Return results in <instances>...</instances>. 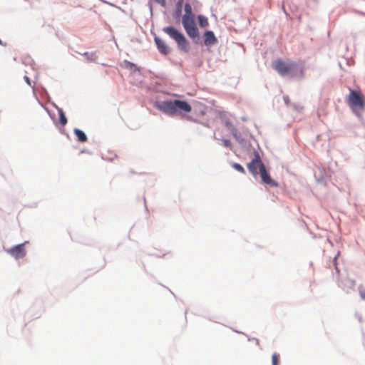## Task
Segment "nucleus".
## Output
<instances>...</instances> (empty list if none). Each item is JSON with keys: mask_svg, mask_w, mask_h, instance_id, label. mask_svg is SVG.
Segmentation results:
<instances>
[{"mask_svg": "<svg viewBox=\"0 0 365 365\" xmlns=\"http://www.w3.org/2000/svg\"><path fill=\"white\" fill-rule=\"evenodd\" d=\"M153 107L170 117L177 114L183 116L192 110L187 101L180 99L157 100L154 102Z\"/></svg>", "mask_w": 365, "mask_h": 365, "instance_id": "f257e3e1", "label": "nucleus"}, {"mask_svg": "<svg viewBox=\"0 0 365 365\" xmlns=\"http://www.w3.org/2000/svg\"><path fill=\"white\" fill-rule=\"evenodd\" d=\"M163 31L176 42L180 51L185 53H187L190 51V46L189 41L186 38L185 35L175 27L173 26H168L164 27Z\"/></svg>", "mask_w": 365, "mask_h": 365, "instance_id": "f03ea898", "label": "nucleus"}, {"mask_svg": "<svg viewBox=\"0 0 365 365\" xmlns=\"http://www.w3.org/2000/svg\"><path fill=\"white\" fill-rule=\"evenodd\" d=\"M347 101L353 111L355 112L358 116H360L355 110L356 109H364L365 107V99L361 91L350 88Z\"/></svg>", "mask_w": 365, "mask_h": 365, "instance_id": "7ed1b4c3", "label": "nucleus"}, {"mask_svg": "<svg viewBox=\"0 0 365 365\" xmlns=\"http://www.w3.org/2000/svg\"><path fill=\"white\" fill-rule=\"evenodd\" d=\"M187 35L192 40L195 44L202 45L199 29L195 22L182 23Z\"/></svg>", "mask_w": 365, "mask_h": 365, "instance_id": "20e7f679", "label": "nucleus"}, {"mask_svg": "<svg viewBox=\"0 0 365 365\" xmlns=\"http://www.w3.org/2000/svg\"><path fill=\"white\" fill-rule=\"evenodd\" d=\"M253 154L254 158L247 163V167L252 175L254 177H256L258 175L257 169H261L262 168L265 167V165L262 161L261 157L257 150H254Z\"/></svg>", "mask_w": 365, "mask_h": 365, "instance_id": "39448f33", "label": "nucleus"}, {"mask_svg": "<svg viewBox=\"0 0 365 365\" xmlns=\"http://www.w3.org/2000/svg\"><path fill=\"white\" fill-rule=\"evenodd\" d=\"M337 285L346 293L354 290L355 280L350 279L346 274L336 279Z\"/></svg>", "mask_w": 365, "mask_h": 365, "instance_id": "423d86ee", "label": "nucleus"}, {"mask_svg": "<svg viewBox=\"0 0 365 365\" xmlns=\"http://www.w3.org/2000/svg\"><path fill=\"white\" fill-rule=\"evenodd\" d=\"M259 174L261 178V184L271 187H278L279 183L274 179L272 178L270 174L267 171L266 166L259 169L258 175Z\"/></svg>", "mask_w": 365, "mask_h": 365, "instance_id": "0eeeda50", "label": "nucleus"}, {"mask_svg": "<svg viewBox=\"0 0 365 365\" xmlns=\"http://www.w3.org/2000/svg\"><path fill=\"white\" fill-rule=\"evenodd\" d=\"M304 70L303 68L297 63L289 62L287 68V75L290 78H302L303 76Z\"/></svg>", "mask_w": 365, "mask_h": 365, "instance_id": "6e6552de", "label": "nucleus"}, {"mask_svg": "<svg viewBox=\"0 0 365 365\" xmlns=\"http://www.w3.org/2000/svg\"><path fill=\"white\" fill-rule=\"evenodd\" d=\"M27 241H25L23 243L18 244L9 250H8V253H9L11 256H13L15 259L23 258L26 256V250L24 248V245L27 243Z\"/></svg>", "mask_w": 365, "mask_h": 365, "instance_id": "1a4fd4ad", "label": "nucleus"}, {"mask_svg": "<svg viewBox=\"0 0 365 365\" xmlns=\"http://www.w3.org/2000/svg\"><path fill=\"white\" fill-rule=\"evenodd\" d=\"M202 38L203 41L202 44H204L205 46H211L218 42L215 33L211 30H205L203 33Z\"/></svg>", "mask_w": 365, "mask_h": 365, "instance_id": "9d476101", "label": "nucleus"}, {"mask_svg": "<svg viewBox=\"0 0 365 365\" xmlns=\"http://www.w3.org/2000/svg\"><path fill=\"white\" fill-rule=\"evenodd\" d=\"M289 62L286 63L282 59L278 58L273 62V68L278 72L281 76H287V68Z\"/></svg>", "mask_w": 365, "mask_h": 365, "instance_id": "9b49d317", "label": "nucleus"}, {"mask_svg": "<svg viewBox=\"0 0 365 365\" xmlns=\"http://www.w3.org/2000/svg\"><path fill=\"white\" fill-rule=\"evenodd\" d=\"M154 42L158 51L162 55L166 56L170 52L171 48L165 43V42L162 38H160L156 35L154 36Z\"/></svg>", "mask_w": 365, "mask_h": 365, "instance_id": "f8f14e48", "label": "nucleus"}, {"mask_svg": "<svg viewBox=\"0 0 365 365\" xmlns=\"http://www.w3.org/2000/svg\"><path fill=\"white\" fill-rule=\"evenodd\" d=\"M184 0H178L175 4V8L172 13V16L176 23H179L182 18V6H184Z\"/></svg>", "mask_w": 365, "mask_h": 365, "instance_id": "ddd939ff", "label": "nucleus"}, {"mask_svg": "<svg viewBox=\"0 0 365 365\" xmlns=\"http://www.w3.org/2000/svg\"><path fill=\"white\" fill-rule=\"evenodd\" d=\"M231 133L242 148L250 150L252 147L250 142L242 138L241 133H240L236 128L235 131H232Z\"/></svg>", "mask_w": 365, "mask_h": 365, "instance_id": "4468645a", "label": "nucleus"}, {"mask_svg": "<svg viewBox=\"0 0 365 365\" xmlns=\"http://www.w3.org/2000/svg\"><path fill=\"white\" fill-rule=\"evenodd\" d=\"M339 255V252H337V254L333 257L331 260H330L329 263V267L330 269L334 268L335 270L334 274L336 275V279L338 277H341V276L344 275V274L341 273V269L339 267V264L337 262V257Z\"/></svg>", "mask_w": 365, "mask_h": 365, "instance_id": "2eb2a0df", "label": "nucleus"}, {"mask_svg": "<svg viewBox=\"0 0 365 365\" xmlns=\"http://www.w3.org/2000/svg\"><path fill=\"white\" fill-rule=\"evenodd\" d=\"M219 118L221 121L224 123L225 126L230 131H235V127L233 125L230 120L227 116L226 112H220Z\"/></svg>", "mask_w": 365, "mask_h": 365, "instance_id": "dca6fc26", "label": "nucleus"}, {"mask_svg": "<svg viewBox=\"0 0 365 365\" xmlns=\"http://www.w3.org/2000/svg\"><path fill=\"white\" fill-rule=\"evenodd\" d=\"M52 106L57 110L58 114V122L62 125L64 126L66 125L68 120L67 118L63 112V110L56 106L55 103H52Z\"/></svg>", "mask_w": 365, "mask_h": 365, "instance_id": "f3484780", "label": "nucleus"}, {"mask_svg": "<svg viewBox=\"0 0 365 365\" xmlns=\"http://www.w3.org/2000/svg\"><path fill=\"white\" fill-rule=\"evenodd\" d=\"M73 133L79 143H86L88 140V137L83 130L76 128L73 129Z\"/></svg>", "mask_w": 365, "mask_h": 365, "instance_id": "a211bd4d", "label": "nucleus"}, {"mask_svg": "<svg viewBox=\"0 0 365 365\" xmlns=\"http://www.w3.org/2000/svg\"><path fill=\"white\" fill-rule=\"evenodd\" d=\"M21 62L24 66H30L31 69L34 70V66L35 64V62L31 56H29L28 54L23 55L21 57Z\"/></svg>", "mask_w": 365, "mask_h": 365, "instance_id": "6ab92c4d", "label": "nucleus"}, {"mask_svg": "<svg viewBox=\"0 0 365 365\" xmlns=\"http://www.w3.org/2000/svg\"><path fill=\"white\" fill-rule=\"evenodd\" d=\"M196 18H197V16H195L193 11H192L191 12H189L188 14H184L182 16L180 21L182 23L195 22Z\"/></svg>", "mask_w": 365, "mask_h": 365, "instance_id": "aec40b11", "label": "nucleus"}, {"mask_svg": "<svg viewBox=\"0 0 365 365\" xmlns=\"http://www.w3.org/2000/svg\"><path fill=\"white\" fill-rule=\"evenodd\" d=\"M197 19L198 22V25L201 28L207 27L209 25L207 18L202 14H198L197 16Z\"/></svg>", "mask_w": 365, "mask_h": 365, "instance_id": "412c9836", "label": "nucleus"}, {"mask_svg": "<svg viewBox=\"0 0 365 365\" xmlns=\"http://www.w3.org/2000/svg\"><path fill=\"white\" fill-rule=\"evenodd\" d=\"M122 66L124 68L133 70L134 71H139V68L133 62H130L128 60H124L122 63Z\"/></svg>", "mask_w": 365, "mask_h": 365, "instance_id": "4be33fe9", "label": "nucleus"}, {"mask_svg": "<svg viewBox=\"0 0 365 365\" xmlns=\"http://www.w3.org/2000/svg\"><path fill=\"white\" fill-rule=\"evenodd\" d=\"M82 56H85L86 60L89 62H96L97 56L96 52H84Z\"/></svg>", "mask_w": 365, "mask_h": 365, "instance_id": "5701e85b", "label": "nucleus"}, {"mask_svg": "<svg viewBox=\"0 0 365 365\" xmlns=\"http://www.w3.org/2000/svg\"><path fill=\"white\" fill-rule=\"evenodd\" d=\"M195 1L196 0H186L183 6L185 12L184 14H188L192 11V4H193Z\"/></svg>", "mask_w": 365, "mask_h": 365, "instance_id": "b1692460", "label": "nucleus"}, {"mask_svg": "<svg viewBox=\"0 0 365 365\" xmlns=\"http://www.w3.org/2000/svg\"><path fill=\"white\" fill-rule=\"evenodd\" d=\"M231 165L235 170H237L242 174L246 173V171H245L244 167L241 164H240L238 163H232Z\"/></svg>", "mask_w": 365, "mask_h": 365, "instance_id": "393cba45", "label": "nucleus"}, {"mask_svg": "<svg viewBox=\"0 0 365 365\" xmlns=\"http://www.w3.org/2000/svg\"><path fill=\"white\" fill-rule=\"evenodd\" d=\"M272 365H279V359L276 353L272 356Z\"/></svg>", "mask_w": 365, "mask_h": 365, "instance_id": "a878e982", "label": "nucleus"}, {"mask_svg": "<svg viewBox=\"0 0 365 365\" xmlns=\"http://www.w3.org/2000/svg\"><path fill=\"white\" fill-rule=\"evenodd\" d=\"M24 81L29 85L33 90H34V86L31 84V81L27 75L24 76Z\"/></svg>", "mask_w": 365, "mask_h": 365, "instance_id": "bb28decb", "label": "nucleus"}, {"mask_svg": "<svg viewBox=\"0 0 365 365\" xmlns=\"http://www.w3.org/2000/svg\"><path fill=\"white\" fill-rule=\"evenodd\" d=\"M223 145L226 148H230L231 149L232 143L231 141L229 139L222 138V139Z\"/></svg>", "mask_w": 365, "mask_h": 365, "instance_id": "cd10ccee", "label": "nucleus"}, {"mask_svg": "<svg viewBox=\"0 0 365 365\" xmlns=\"http://www.w3.org/2000/svg\"><path fill=\"white\" fill-rule=\"evenodd\" d=\"M317 181L318 183L324 184V185H327L326 180L324 176H321L317 179Z\"/></svg>", "mask_w": 365, "mask_h": 365, "instance_id": "c85d7f7f", "label": "nucleus"}, {"mask_svg": "<svg viewBox=\"0 0 365 365\" xmlns=\"http://www.w3.org/2000/svg\"><path fill=\"white\" fill-rule=\"evenodd\" d=\"M156 4H160L163 7L166 6V0H153Z\"/></svg>", "mask_w": 365, "mask_h": 365, "instance_id": "c756f323", "label": "nucleus"}, {"mask_svg": "<svg viewBox=\"0 0 365 365\" xmlns=\"http://www.w3.org/2000/svg\"><path fill=\"white\" fill-rule=\"evenodd\" d=\"M359 296L362 299H365V289H359Z\"/></svg>", "mask_w": 365, "mask_h": 365, "instance_id": "7c9ffc66", "label": "nucleus"}, {"mask_svg": "<svg viewBox=\"0 0 365 365\" xmlns=\"http://www.w3.org/2000/svg\"><path fill=\"white\" fill-rule=\"evenodd\" d=\"M197 123H200L201 125H202L205 127L210 128V123L208 120L204 121V122L198 121Z\"/></svg>", "mask_w": 365, "mask_h": 365, "instance_id": "2f4dec72", "label": "nucleus"}, {"mask_svg": "<svg viewBox=\"0 0 365 365\" xmlns=\"http://www.w3.org/2000/svg\"><path fill=\"white\" fill-rule=\"evenodd\" d=\"M283 100H284V103L288 106L289 103V98L288 96H283Z\"/></svg>", "mask_w": 365, "mask_h": 365, "instance_id": "473e14b6", "label": "nucleus"}, {"mask_svg": "<svg viewBox=\"0 0 365 365\" xmlns=\"http://www.w3.org/2000/svg\"><path fill=\"white\" fill-rule=\"evenodd\" d=\"M245 336L247 337L249 341L255 340L256 341V344H259V340L257 338H255V337L250 338L247 334Z\"/></svg>", "mask_w": 365, "mask_h": 365, "instance_id": "72a5a7b5", "label": "nucleus"}, {"mask_svg": "<svg viewBox=\"0 0 365 365\" xmlns=\"http://www.w3.org/2000/svg\"><path fill=\"white\" fill-rule=\"evenodd\" d=\"M148 5V6H149V9H150V14L152 15V14H153V6H152V4L149 1Z\"/></svg>", "mask_w": 365, "mask_h": 365, "instance_id": "f704fd0d", "label": "nucleus"}, {"mask_svg": "<svg viewBox=\"0 0 365 365\" xmlns=\"http://www.w3.org/2000/svg\"><path fill=\"white\" fill-rule=\"evenodd\" d=\"M102 159H103V160H108V161H112L113 158H111V157H110V158H106V157H104V156L103 155V156H102Z\"/></svg>", "mask_w": 365, "mask_h": 365, "instance_id": "c9c22d12", "label": "nucleus"}, {"mask_svg": "<svg viewBox=\"0 0 365 365\" xmlns=\"http://www.w3.org/2000/svg\"><path fill=\"white\" fill-rule=\"evenodd\" d=\"M0 45L2 46H6V43L5 42H3L1 39H0Z\"/></svg>", "mask_w": 365, "mask_h": 365, "instance_id": "e433bc0d", "label": "nucleus"}, {"mask_svg": "<svg viewBox=\"0 0 365 365\" xmlns=\"http://www.w3.org/2000/svg\"><path fill=\"white\" fill-rule=\"evenodd\" d=\"M232 331H235V332H237V333H238V334H244V335H246V334H245V333H243V332H241V331H237V330H235V329H232Z\"/></svg>", "mask_w": 365, "mask_h": 365, "instance_id": "4c0bfd02", "label": "nucleus"}, {"mask_svg": "<svg viewBox=\"0 0 365 365\" xmlns=\"http://www.w3.org/2000/svg\"><path fill=\"white\" fill-rule=\"evenodd\" d=\"M356 317L358 318L359 321L361 322V317L359 316L357 314H356Z\"/></svg>", "mask_w": 365, "mask_h": 365, "instance_id": "58836bf2", "label": "nucleus"}, {"mask_svg": "<svg viewBox=\"0 0 365 365\" xmlns=\"http://www.w3.org/2000/svg\"><path fill=\"white\" fill-rule=\"evenodd\" d=\"M143 200H144V205H145V207L146 210H148L147 205H146L145 198H144V199H143Z\"/></svg>", "mask_w": 365, "mask_h": 365, "instance_id": "ea45409f", "label": "nucleus"}, {"mask_svg": "<svg viewBox=\"0 0 365 365\" xmlns=\"http://www.w3.org/2000/svg\"><path fill=\"white\" fill-rule=\"evenodd\" d=\"M87 152H88V151H87V150L83 149V150H82L80 153H87Z\"/></svg>", "mask_w": 365, "mask_h": 365, "instance_id": "a19ab883", "label": "nucleus"}, {"mask_svg": "<svg viewBox=\"0 0 365 365\" xmlns=\"http://www.w3.org/2000/svg\"><path fill=\"white\" fill-rule=\"evenodd\" d=\"M358 13L360 14L361 15L365 16V13L364 12L358 11Z\"/></svg>", "mask_w": 365, "mask_h": 365, "instance_id": "79ce46f5", "label": "nucleus"}, {"mask_svg": "<svg viewBox=\"0 0 365 365\" xmlns=\"http://www.w3.org/2000/svg\"><path fill=\"white\" fill-rule=\"evenodd\" d=\"M250 138L252 139H253L255 141H256V139L255 138V137L252 134H250Z\"/></svg>", "mask_w": 365, "mask_h": 365, "instance_id": "37998d69", "label": "nucleus"}, {"mask_svg": "<svg viewBox=\"0 0 365 365\" xmlns=\"http://www.w3.org/2000/svg\"><path fill=\"white\" fill-rule=\"evenodd\" d=\"M43 92L47 94V91L43 88Z\"/></svg>", "mask_w": 365, "mask_h": 365, "instance_id": "c03bdc74", "label": "nucleus"}, {"mask_svg": "<svg viewBox=\"0 0 365 365\" xmlns=\"http://www.w3.org/2000/svg\"><path fill=\"white\" fill-rule=\"evenodd\" d=\"M242 120H246V118L243 117L242 118Z\"/></svg>", "mask_w": 365, "mask_h": 365, "instance_id": "a18cd8bd", "label": "nucleus"}, {"mask_svg": "<svg viewBox=\"0 0 365 365\" xmlns=\"http://www.w3.org/2000/svg\"><path fill=\"white\" fill-rule=\"evenodd\" d=\"M35 78H38V74H36Z\"/></svg>", "mask_w": 365, "mask_h": 365, "instance_id": "49530a36", "label": "nucleus"}]
</instances>
